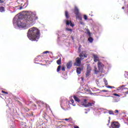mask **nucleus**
<instances>
[{
	"instance_id": "f257e3e1",
	"label": "nucleus",
	"mask_w": 128,
	"mask_h": 128,
	"mask_svg": "<svg viewBox=\"0 0 128 128\" xmlns=\"http://www.w3.org/2000/svg\"><path fill=\"white\" fill-rule=\"evenodd\" d=\"M38 20L36 12L25 11L16 15L13 19V25L15 28L27 30L34 24V22Z\"/></svg>"
},
{
	"instance_id": "f03ea898",
	"label": "nucleus",
	"mask_w": 128,
	"mask_h": 128,
	"mask_svg": "<svg viewBox=\"0 0 128 128\" xmlns=\"http://www.w3.org/2000/svg\"><path fill=\"white\" fill-rule=\"evenodd\" d=\"M28 37L32 42H38L40 36V32L38 28L33 27L28 30Z\"/></svg>"
},
{
	"instance_id": "7ed1b4c3",
	"label": "nucleus",
	"mask_w": 128,
	"mask_h": 128,
	"mask_svg": "<svg viewBox=\"0 0 128 128\" xmlns=\"http://www.w3.org/2000/svg\"><path fill=\"white\" fill-rule=\"evenodd\" d=\"M88 100L84 99L83 102H81V106H84V108H89V106H94L96 102L94 101H92L86 104Z\"/></svg>"
},
{
	"instance_id": "20e7f679",
	"label": "nucleus",
	"mask_w": 128,
	"mask_h": 128,
	"mask_svg": "<svg viewBox=\"0 0 128 128\" xmlns=\"http://www.w3.org/2000/svg\"><path fill=\"white\" fill-rule=\"evenodd\" d=\"M104 96L105 98H108V100H112V104H116L120 102V98H116L114 96Z\"/></svg>"
},
{
	"instance_id": "39448f33",
	"label": "nucleus",
	"mask_w": 128,
	"mask_h": 128,
	"mask_svg": "<svg viewBox=\"0 0 128 128\" xmlns=\"http://www.w3.org/2000/svg\"><path fill=\"white\" fill-rule=\"evenodd\" d=\"M98 68L100 72H104V65L102 64L101 62H98Z\"/></svg>"
},
{
	"instance_id": "423d86ee",
	"label": "nucleus",
	"mask_w": 128,
	"mask_h": 128,
	"mask_svg": "<svg viewBox=\"0 0 128 128\" xmlns=\"http://www.w3.org/2000/svg\"><path fill=\"white\" fill-rule=\"evenodd\" d=\"M92 72V68L90 64L87 65V70L86 72V78H90V72Z\"/></svg>"
},
{
	"instance_id": "0eeeda50",
	"label": "nucleus",
	"mask_w": 128,
	"mask_h": 128,
	"mask_svg": "<svg viewBox=\"0 0 128 128\" xmlns=\"http://www.w3.org/2000/svg\"><path fill=\"white\" fill-rule=\"evenodd\" d=\"M74 98L76 102H78L80 103V106H82V102H84V99H80V98H78L76 96H74Z\"/></svg>"
},
{
	"instance_id": "6e6552de",
	"label": "nucleus",
	"mask_w": 128,
	"mask_h": 128,
	"mask_svg": "<svg viewBox=\"0 0 128 128\" xmlns=\"http://www.w3.org/2000/svg\"><path fill=\"white\" fill-rule=\"evenodd\" d=\"M64 22H66V26H70L72 28H74V24L71 20H64Z\"/></svg>"
},
{
	"instance_id": "1a4fd4ad",
	"label": "nucleus",
	"mask_w": 128,
	"mask_h": 128,
	"mask_svg": "<svg viewBox=\"0 0 128 128\" xmlns=\"http://www.w3.org/2000/svg\"><path fill=\"white\" fill-rule=\"evenodd\" d=\"M76 66H80V64H82V59L80 58H77L76 60Z\"/></svg>"
},
{
	"instance_id": "9d476101",
	"label": "nucleus",
	"mask_w": 128,
	"mask_h": 128,
	"mask_svg": "<svg viewBox=\"0 0 128 128\" xmlns=\"http://www.w3.org/2000/svg\"><path fill=\"white\" fill-rule=\"evenodd\" d=\"M67 68H70L72 66V61H70L66 64Z\"/></svg>"
},
{
	"instance_id": "9b49d317",
	"label": "nucleus",
	"mask_w": 128,
	"mask_h": 128,
	"mask_svg": "<svg viewBox=\"0 0 128 128\" xmlns=\"http://www.w3.org/2000/svg\"><path fill=\"white\" fill-rule=\"evenodd\" d=\"M93 58H94V62H98V55L94 54Z\"/></svg>"
},
{
	"instance_id": "f8f14e48",
	"label": "nucleus",
	"mask_w": 128,
	"mask_h": 128,
	"mask_svg": "<svg viewBox=\"0 0 128 128\" xmlns=\"http://www.w3.org/2000/svg\"><path fill=\"white\" fill-rule=\"evenodd\" d=\"M86 34L89 36H92V34H90V30L88 28H86Z\"/></svg>"
},
{
	"instance_id": "ddd939ff",
	"label": "nucleus",
	"mask_w": 128,
	"mask_h": 128,
	"mask_svg": "<svg viewBox=\"0 0 128 128\" xmlns=\"http://www.w3.org/2000/svg\"><path fill=\"white\" fill-rule=\"evenodd\" d=\"M74 12L75 14H76V16L78 15L79 10H78V7H76V6L75 7Z\"/></svg>"
},
{
	"instance_id": "4468645a",
	"label": "nucleus",
	"mask_w": 128,
	"mask_h": 128,
	"mask_svg": "<svg viewBox=\"0 0 128 128\" xmlns=\"http://www.w3.org/2000/svg\"><path fill=\"white\" fill-rule=\"evenodd\" d=\"M76 20H78L79 22L80 20H82V16L80 14L76 16Z\"/></svg>"
},
{
	"instance_id": "2eb2a0df",
	"label": "nucleus",
	"mask_w": 128,
	"mask_h": 128,
	"mask_svg": "<svg viewBox=\"0 0 128 128\" xmlns=\"http://www.w3.org/2000/svg\"><path fill=\"white\" fill-rule=\"evenodd\" d=\"M80 58H86V55L84 54V52H82V54H80Z\"/></svg>"
},
{
	"instance_id": "dca6fc26",
	"label": "nucleus",
	"mask_w": 128,
	"mask_h": 128,
	"mask_svg": "<svg viewBox=\"0 0 128 128\" xmlns=\"http://www.w3.org/2000/svg\"><path fill=\"white\" fill-rule=\"evenodd\" d=\"M4 6H0V12H4Z\"/></svg>"
},
{
	"instance_id": "f3484780",
	"label": "nucleus",
	"mask_w": 128,
	"mask_h": 128,
	"mask_svg": "<svg viewBox=\"0 0 128 128\" xmlns=\"http://www.w3.org/2000/svg\"><path fill=\"white\" fill-rule=\"evenodd\" d=\"M81 72H82V69H80V68H77L76 72L78 74H80Z\"/></svg>"
},
{
	"instance_id": "a211bd4d",
	"label": "nucleus",
	"mask_w": 128,
	"mask_h": 128,
	"mask_svg": "<svg viewBox=\"0 0 128 128\" xmlns=\"http://www.w3.org/2000/svg\"><path fill=\"white\" fill-rule=\"evenodd\" d=\"M89 36L90 37L88 38V40L92 43V42H94V38H92L90 36Z\"/></svg>"
},
{
	"instance_id": "6ab92c4d",
	"label": "nucleus",
	"mask_w": 128,
	"mask_h": 128,
	"mask_svg": "<svg viewBox=\"0 0 128 128\" xmlns=\"http://www.w3.org/2000/svg\"><path fill=\"white\" fill-rule=\"evenodd\" d=\"M57 64L60 66V64H62V59L60 58L56 61Z\"/></svg>"
},
{
	"instance_id": "aec40b11",
	"label": "nucleus",
	"mask_w": 128,
	"mask_h": 128,
	"mask_svg": "<svg viewBox=\"0 0 128 128\" xmlns=\"http://www.w3.org/2000/svg\"><path fill=\"white\" fill-rule=\"evenodd\" d=\"M65 16L66 18H68L69 16H68V11H66L65 12Z\"/></svg>"
},
{
	"instance_id": "412c9836",
	"label": "nucleus",
	"mask_w": 128,
	"mask_h": 128,
	"mask_svg": "<svg viewBox=\"0 0 128 128\" xmlns=\"http://www.w3.org/2000/svg\"><path fill=\"white\" fill-rule=\"evenodd\" d=\"M104 82L106 86H108V80H106V78H104Z\"/></svg>"
},
{
	"instance_id": "4be33fe9",
	"label": "nucleus",
	"mask_w": 128,
	"mask_h": 128,
	"mask_svg": "<svg viewBox=\"0 0 128 128\" xmlns=\"http://www.w3.org/2000/svg\"><path fill=\"white\" fill-rule=\"evenodd\" d=\"M64 120H66V121L69 120L70 122H72V118H68L64 119Z\"/></svg>"
},
{
	"instance_id": "5701e85b",
	"label": "nucleus",
	"mask_w": 128,
	"mask_h": 128,
	"mask_svg": "<svg viewBox=\"0 0 128 128\" xmlns=\"http://www.w3.org/2000/svg\"><path fill=\"white\" fill-rule=\"evenodd\" d=\"M79 22H80V24H81L82 26H84V22H82V20L79 21Z\"/></svg>"
},
{
	"instance_id": "b1692460",
	"label": "nucleus",
	"mask_w": 128,
	"mask_h": 128,
	"mask_svg": "<svg viewBox=\"0 0 128 128\" xmlns=\"http://www.w3.org/2000/svg\"><path fill=\"white\" fill-rule=\"evenodd\" d=\"M52 54V52H50V51H46V52H43V54Z\"/></svg>"
},
{
	"instance_id": "393cba45",
	"label": "nucleus",
	"mask_w": 128,
	"mask_h": 128,
	"mask_svg": "<svg viewBox=\"0 0 128 128\" xmlns=\"http://www.w3.org/2000/svg\"><path fill=\"white\" fill-rule=\"evenodd\" d=\"M62 66H58V68H57V72H60V68H61Z\"/></svg>"
},
{
	"instance_id": "a878e982",
	"label": "nucleus",
	"mask_w": 128,
	"mask_h": 128,
	"mask_svg": "<svg viewBox=\"0 0 128 128\" xmlns=\"http://www.w3.org/2000/svg\"><path fill=\"white\" fill-rule=\"evenodd\" d=\"M124 76H125V78H128V72H125Z\"/></svg>"
},
{
	"instance_id": "bb28decb",
	"label": "nucleus",
	"mask_w": 128,
	"mask_h": 128,
	"mask_svg": "<svg viewBox=\"0 0 128 128\" xmlns=\"http://www.w3.org/2000/svg\"><path fill=\"white\" fill-rule=\"evenodd\" d=\"M66 30L67 32H72V30L70 28H66Z\"/></svg>"
},
{
	"instance_id": "cd10ccee",
	"label": "nucleus",
	"mask_w": 128,
	"mask_h": 128,
	"mask_svg": "<svg viewBox=\"0 0 128 128\" xmlns=\"http://www.w3.org/2000/svg\"><path fill=\"white\" fill-rule=\"evenodd\" d=\"M94 68V74H98V70H96V68L95 67Z\"/></svg>"
},
{
	"instance_id": "c85d7f7f",
	"label": "nucleus",
	"mask_w": 128,
	"mask_h": 128,
	"mask_svg": "<svg viewBox=\"0 0 128 128\" xmlns=\"http://www.w3.org/2000/svg\"><path fill=\"white\" fill-rule=\"evenodd\" d=\"M64 102H66L65 100L61 101V104H60L61 106H64Z\"/></svg>"
},
{
	"instance_id": "c756f323",
	"label": "nucleus",
	"mask_w": 128,
	"mask_h": 128,
	"mask_svg": "<svg viewBox=\"0 0 128 128\" xmlns=\"http://www.w3.org/2000/svg\"><path fill=\"white\" fill-rule=\"evenodd\" d=\"M109 114H112L113 116L114 115V112H112V110L109 111Z\"/></svg>"
},
{
	"instance_id": "7c9ffc66",
	"label": "nucleus",
	"mask_w": 128,
	"mask_h": 128,
	"mask_svg": "<svg viewBox=\"0 0 128 128\" xmlns=\"http://www.w3.org/2000/svg\"><path fill=\"white\" fill-rule=\"evenodd\" d=\"M84 20H88V16L86 15H84Z\"/></svg>"
},
{
	"instance_id": "2f4dec72",
	"label": "nucleus",
	"mask_w": 128,
	"mask_h": 128,
	"mask_svg": "<svg viewBox=\"0 0 128 128\" xmlns=\"http://www.w3.org/2000/svg\"><path fill=\"white\" fill-rule=\"evenodd\" d=\"M106 88H112V86H106Z\"/></svg>"
},
{
	"instance_id": "473e14b6",
	"label": "nucleus",
	"mask_w": 128,
	"mask_h": 128,
	"mask_svg": "<svg viewBox=\"0 0 128 128\" xmlns=\"http://www.w3.org/2000/svg\"><path fill=\"white\" fill-rule=\"evenodd\" d=\"M113 96H118V97L120 96V95H118V94H116V93L114 94Z\"/></svg>"
},
{
	"instance_id": "72a5a7b5",
	"label": "nucleus",
	"mask_w": 128,
	"mask_h": 128,
	"mask_svg": "<svg viewBox=\"0 0 128 128\" xmlns=\"http://www.w3.org/2000/svg\"><path fill=\"white\" fill-rule=\"evenodd\" d=\"M61 36L62 38H66V34H62Z\"/></svg>"
},
{
	"instance_id": "f704fd0d",
	"label": "nucleus",
	"mask_w": 128,
	"mask_h": 128,
	"mask_svg": "<svg viewBox=\"0 0 128 128\" xmlns=\"http://www.w3.org/2000/svg\"><path fill=\"white\" fill-rule=\"evenodd\" d=\"M102 92H108V90H102Z\"/></svg>"
},
{
	"instance_id": "c9c22d12",
	"label": "nucleus",
	"mask_w": 128,
	"mask_h": 128,
	"mask_svg": "<svg viewBox=\"0 0 128 128\" xmlns=\"http://www.w3.org/2000/svg\"><path fill=\"white\" fill-rule=\"evenodd\" d=\"M2 92L3 94H8V92L4 91V90H2Z\"/></svg>"
},
{
	"instance_id": "e433bc0d",
	"label": "nucleus",
	"mask_w": 128,
	"mask_h": 128,
	"mask_svg": "<svg viewBox=\"0 0 128 128\" xmlns=\"http://www.w3.org/2000/svg\"><path fill=\"white\" fill-rule=\"evenodd\" d=\"M62 70L63 71V72H64V70H66V68L64 67H62Z\"/></svg>"
},
{
	"instance_id": "4c0bfd02",
	"label": "nucleus",
	"mask_w": 128,
	"mask_h": 128,
	"mask_svg": "<svg viewBox=\"0 0 128 128\" xmlns=\"http://www.w3.org/2000/svg\"><path fill=\"white\" fill-rule=\"evenodd\" d=\"M70 102H72V104H74V100H71Z\"/></svg>"
},
{
	"instance_id": "58836bf2",
	"label": "nucleus",
	"mask_w": 128,
	"mask_h": 128,
	"mask_svg": "<svg viewBox=\"0 0 128 128\" xmlns=\"http://www.w3.org/2000/svg\"><path fill=\"white\" fill-rule=\"evenodd\" d=\"M115 114H118V110H116Z\"/></svg>"
},
{
	"instance_id": "ea45409f",
	"label": "nucleus",
	"mask_w": 128,
	"mask_h": 128,
	"mask_svg": "<svg viewBox=\"0 0 128 128\" xmlns=\"http://www.w3.org/2000/svg\"><path fill=\"white\" fill-rule=\"evenodd\" d=\"M4 2V0H0V4H2Z\"/></svg>"
},
{
	"instance_id": "a19ab883",
	"label": "nucleus",
	"mask_w": 128,
	"mask_h": 128,
	"mask_svg": "<svg viewBox=\"0 0 128 128\" xmlns=\"http://www.w3.org/2000/svg\"><path fill=\"white\" fill-rule=\"evenodd\" d=\"M74 128H80V127L78 126H74Z\"/></svg>"
},
{
	"instance_id": "79ce46f5",
	"label": "nucleus",
	"mask_w": 128,
	"mask_h": 128,
	"mask_svg": "<svg viewBox=\"0 0 128 128\" xmlns=\"http://www.w3.org/2000/svg\"><path fill=\"white\" fill-rule=\"evenodd\" d=\"M40 104H44V102H40Z\"/></svg>"
},
{
	"instance_id": "37998d69",
	"label": "nucleus",
	"mask_w": 128,
	"mask_h": 128,
	"mask_svg": "<svg viewBox=\"0 0 128 128\" xmlns=\"http://www.w3.org/2000/svg\"><path fill=\"white\" fill-rule=\"evenodd\" d=\"M78 50L79 52H80V48H78Z\"/></svg>"
},
{
	"instance_id": "c03bdc74",
	"label": "nucleus",
	"mask_w": 128,
	"mask_h": 128,
	"mask_svg": "<svg viewBox=\"0 0 128 128\" xmlns=\"http://www.w3.org/2000/svg\"><path fill=\"white\" fill-rule=\"evenodd\" d=\"M81 79H82V82H84V78L82 77V78H81Z\"/></svg>"
},
{
	"instance_id": "a18cd8bd",
	"label": "nucleus",
	"mask_w": 128,
	"mask_h": 128,
	"mask_svg": "<svg viewBox=\"0 0 128 128\" xmlns=\"http://www.w3.org/2000/svg\"><path fill=\"white\" fill-rule=\"evenodd\" d=\"M22 6L20 7V10H22Z\"/></svg>"
},
{
	"instance_id": "49530a36",
	"label": "nucleus",
	"mask_w": 128,
	"mask_h": 128,
	"mask_svg": "<svg viewBox=\"0 0 128 128\" xmlns=\"http://www.w3.org/2000/svg\"><path fill=\"white\" fill-rule=\"evenodd\" d=\"M122 86H121L120 87H119L118 88H122Z\"/></svg>"
},
{
	"instance_id": "de8ad7c7",
	"label": "nucleus",
	"mask_w": 128,
	"mask_h": 128,
	"mask_svg": "<svg viewBox=\"0 0 128 128\" xmlns=\"http://www.w3.org/2000/svg\"><path fill=\"white\" fill-rule=\"evenodd\" d=\"M82 48V46L80 45L79 48Z\"/></svg>"
},
{
	"instance_id": "09e8293b",
	"label": "nucleus",
	"mask_w": 128,
	"mask_h": 128,
	"mask_svg": "<svg viewBox=\"0 0 128 128\" xmlns=\"http://www.w3.org/2000/svg\"><path fill=\"white\" fill-rule=\"evenodd\" d=\"M72 106H76V104H72Z\"/></svg>"
},
{
	"instance_id": "8fccbe9b",
	"label": "nucleus",
	"mask_w": 128,
	"mask_h": 128,
	"mask_svg": "<svg viewBox=\"0 0 128 128\" xmlns=\"http://www.w3.org/2000/svg\"><path fill=\"white\" fill-rule=\"evenodd\" d=\"M126 94H128V91L126 92Z\"/></svg>"
},
{
	"instance_id": "3c124183",
	"label": "nucleus",
	"mask_w": 128,
	"mask_h": 128,
	"mask_svg": "<svg viewBox=\"0 0 128 128\" xmlns=\"http://www.w3.org/2000/svg\"><path fill=\"white\" fill-rule=\"evenodd\" d=\"M124 6L122 7V10H124Z\"/></svg>"
},
{
	"instance_id": "603ef678",
	"label": "nucleus",
	"mask_w": 128,
	"mask_h": 128,
	"mask_svg": "<svg viewBox=\"0 0 128 128\" xmlns=\"http://www.w3.org/2000/svg\"><path fill=\"white\" fill-rule=\"evenodd\" d=\"M41 66H44V64H40Z\"/></svg>"
},
{
	"instance_id": "864d4df0",
	"label": "nucleus",
	"mask_w": 128,
	"mask_h": 128,
	"mask_svg": "<svg viewBox=\"0 0 128 128\" xmlns=\"http://www.w3.org/2000/svg\"><path fill=\"white\" fill-rule=\"evenodd\" d=\"M112 88H115L114 86H112Z\"/></svg>"
},
{
	"instance_id": "5fc2aeb1",
	"label": "nucleus",
	"mask_w": 128,
	"mask_h": 128,
	"mask_svg": "<svg viewBox=\"0 0 128 128\" xmlns=\"http://www.w3.org/2000/svg\"><path fill=\"white\" fill-rule=\"evenodd\" d=\"M58 38H60V35L58 36Z\"/></svg>"
},
{
	"instance_id": "6e6d98bb",
	"label": "nucleus",
	"mask_w": 128,
	"mask_h": 128,
	"mask_svg": "<svg viewBox=\"0 0 128 128\" xmlns=\"http://www.w3.org/2000/svg\"><path fill=\"white\" fill-rule=\"evenodd\" d=\"M108 122H109V124H110V120H108Z\"/></svg>"
},
{
	"instance_id": "4d7b16f0",
	"label": "nucleus",
	"mask_w": 128,
	"mask_h": 128,
	"mask_svg": "<svg viewBox=\"0 0 128 128\" xmlns=\"http://www.w3.org/2000/svg\"><path fill=\"white\" fill-rule=\"evenodd\" d=\"M85 114H88V112H85Z\"/></svg>"
},
{
	"instance_id": "13d9d810",
	"label": "nucleus",
	"mask_w": 128,
	"mask_h": 128,
	"mask_svg": "<svg viewBox=\"0 0 128 128\" xmlns=\"http://www.w3.org/2000/svg\"><path fill=\"white\" fill-rule=\"evenodd\" d=\"M17 2H18V4H19L18 1H17Z\"/></svg>"
},
{
	"instance_id": "bf43d9fd",
	"label": "nucleus",
	"mask_w": 128,
	"mask_h": 128,
	"mask_svg": "<svg viewBox=\"0 0 128 128\" xmlns=\"http://www.w3.org/2000/svg\"><path fill=\"white\" fill-rule=\"evenodd\" d=\"M108 124H107V126H108Z\"/></svg>"
}]
</instances>
